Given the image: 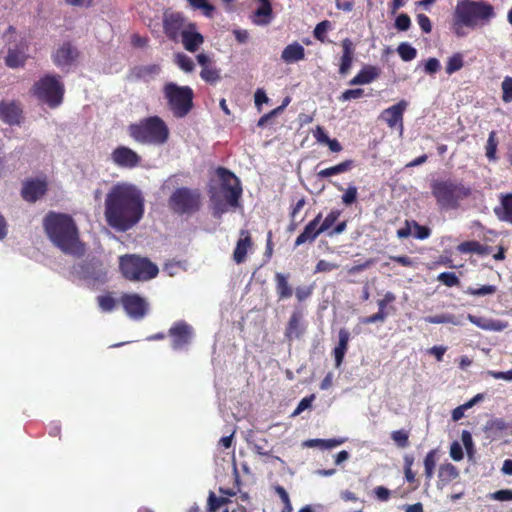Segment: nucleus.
<instances>
[{
	"instance_id": "1",
	"label": "nucleus",
	"mask_w": 512,
	"mask_h": 512,
	"mask_svg": "<svg viewBox=\"0 0 512 512\" xmlns=\"http://www.w3.org/2000/svg\"><path fill=\"white\" fill-rule=\"evenodd\" d=\"M145 200L141 190L129 182L114 184L106 194L104 217L107 224L118 232H126L143 218Z\"/></svg>"
},
{
	"instance_id": "2",
	"label": "nucleus",
	"mask_w": 512,
	"mask_h": 512,
	"mask_svg": "<svg viewBox=\"0 0 512 512\" xmlns=\"http://www.w3.org/2000/svg\"><path fill=\"white\" fill-rule=\"evenodd\" d=\"M495 17L494 7L485 1L457 0L449 29L455 37L464 38L470 31L488 25Z\"/></svg>"
},
{
	"instance_id": "3",
	"label": "nucleus",
	"mask_w": 512,
	"mask_h": 512,
	"mask_svg": "<svg viewBox=\"0 0 512 512\" xmlns=\"http://www.w3.org/2000/svg\"><path fill=\"white\" fill-rule=\"evenodd\" d=\"M44 228L51 242L62 252L74 256L84 254V246L70 216L51 212L44 219Z\"/></svg>"
},
{
	"instance_id": "4",
	"label": "nucleus",
	"mask_w": 512,
	"mask_h": 512,
	"mask_svg": "<svg viewBox=\"0 0 512 512\" xmlns=\"http://www.w3.org/2000/svg\"><path fill=\"white\" fill-rule=\"evenodd\" d=\"M128 135L143 145L163 146L170 136V130L159 116H149L132 123L127 128Z\"/></svg>"
},
{
	"instance_id": "5",
	"label": "nucleus",
	"mask_w": 512,
	"mask_h": 512,
	"mask_svg": "<svg viewBox=\"0 0 512 512\" xmlns=\"http://www.w3.org/2000/svg\"><path fill=\"white\" fill-rule=\"evenodd\" d=\"M217 175L221 180V186L218 191L211 194V204L213 215L221 217L227 212L228 207H237L239 198L242 194L240 180L225 168H218Z\"/></svg>"
},
{
	"instance_id": "6",
	"label": "nucleus",
	"mask_w": 512,
	"mask_h": 512,
	"mask_svg": "<svg viewBox=\"0 0 512 512\" xmlns=\"http://www.w3.org/2000/svg\"><path fill=\"white\" fill-rule=\"evenodd\" d=\"M431 192L441 209L451 210L458 208L461 201L471 195L472 190L462 182L437 180L432 183Z\"/></svg>"
},
{
	"instance_id": "7",
	"label": "nucleus",
	"mask_w": 512,
	"mask_h": 512,
	"mask_svg": "<svg viewBox=\"0 0 512 512\" xmlns=\"http://www.w3.org/2000/svg\"><path fill=\"white\" fill-rule=\"evenodd\" d=\"M119 266L123 276L135 282L149 281L159 272L157 265L149 259L134 254L121 256Z\"/></svg>"
},
{
	"instance_id": "8",
	"label": "nucleus",
	"mask_w": 512,
	"mask_h": 512,
	"mask_svg": "<svg viewBox=\"0 0 512 512\" xmlns=\"http://www.w3.org/2000/svg\"><path fill=\"white\" fill-rule=\"evenodd\" d=\"M163 95L167 106L176 118L185 117L193 105V90L188 86H179L173 82L163 86Z\"/></svg>"
},
{
	"instance_id": "9",
	"label": "nucleus",
	"mask_w": 512,
	"mask_h": 512,
	"mask_svg": "<svg viewBox=\"0 0 512 512\" xmlns=\"http://www.w3.org/2000/svg\"><path fill=\"white\" fill-rule=\"evenodd\" d=\"M33 93L38 100L55 108L63 101L64 85L59 78L47 75L34 84Z\"/></svg>"
},
{
	"instance_id": "10",
	"label": "nucleus",
	"mask_w": 512,
	"mask_h": 512,
	"mask_svg": "<svg viewBox=\"0 0 512 512\" xmlns=\"http://www.w3.org/2000/svg\"><path fill=\"white\" fill-rule=\"evenodd\" d=\"M168 204L175 213L191 214L200 208L201 196L196 189L181 187L171 194Z\"/></svg>"
},
{
	"instance_id": "11",
	"label": "nucleus",
	"mask_w": 512,
	"mask_h": 512,
	"mask_svg": "<svg viewBox=\"0 0 512 512\" xmlns=\"http://www.w3.org/2000/svg\"><path fill=\"white\" fill-rule=\"evenodd\" d=\"M121 303L127 315L134 320L144 318L149 310L147 299L136 293L123 295Z\"/></svg>"
},
{
	"instance_id": "12",
	"label": "nucleus",
	"mask_w": 512,
	"mask_h": 512,
	"mask_svg": "<svg viewBox=\"0 0 512 512\" xmlns=\"http://www.w3.org/2000/svg\"><path fill=\"white\" fill-rule=\"evenodd\" d=\"M111 160L118 167L132 169L140 164L141 157L133 149L119 146L111 153Z\"/></svg>"
},
{
	"instance_id": "13",
	"label": "nucleus",
	"mask_w": 512,
	"mask_h": 512,
	"mask_svg": "<svg viewBox=\"0 0 512 512\" xmlns=\"http://www.w3.org/2000/svg\"><path fill=\"white\" fill-rule=\"evenodd\" d=\"M79 57V51L71 43H63L53 54V60L56 66L61 69H68L74 65Z\"/></svg>"
},
{
	"instance_id": "14",
	"label": "nucleus",
	"mask_w": 512,
	"mask_h": 512,
	"mask_svg": "<svg viewBox=\"0 0 512 512\" xmlns=\"http://www.w3.org/2000/svg\"><path fill=\"white\" fill-rule=\"evenodd\" d=\"M164 31L166 35L177 41L179 37L183 35V31L186 29L187 24L184 17L179 13H170L164 17Z\"/></svg>"
},
{
	"instance_id": "15",
	"label": "nucleus",
	"mask_w": 512,
	"mask_h": 512,
	"mask_svg": "<svg viewBox=\"0 0 512 512\" xmlns=\"http://www.w3.org/2000/svg\"><path fill=\"white\" fill-rule=\"evenodd\" d=\"M192 334V327L187 323L183 321L175 323L169 330L173 348L176 350L182 349L190 342Z\"/></svg>"
},
{
	"instance_id": "16",
	"label": "nucleus",
	"mask_w": 512,
	"mask_h": 512,
	"mask_svg": "<svg viewBox=\"0 0 512 512\" xmlns=\"http://www.w3.org/2000/svg\"><path fill=\"white\" fill-rule=\"evenodd\" d=\"M408 106L405 100L399 101L397 104L385 109L381 113V118L390 128L399 127L400 132L403 131V113Z\"/></svg>"
},
{
	"instance_id": "17",
	"label": "nucleus",
	"mask_w": 512,
	"mask_h": 512,
	"mask_svg": "<svg viewBox=\"0 0 512 512\" xmlns=\"http://www.w3.org/2000/svg\"><path fill=\"white\" fill-rule=\"evenodd\" d=\"M47 191V182L45 179H31L24 183L22 196L26 201L35 202Z\"/></svg>"
},
{
	"instance_id": "18",
	"label": "nucleus",
	"mask_w": 512,
	"mask_h": 512,
	"mask_svg": "<svg viewBox=\"0 0 512 512\" xmlns=\"http://www.w3.org/2000/svg\"><path fill=\"white\" fill-rule=\"evenodd\" d=\"M182 44L187 51L195 52L204 42V37L197 32L194 23L189 22L181 36Z\"/></svg>"
},
{
	"instance_id": "19",
	"label": "nucleus",
	"mask_w": 512,
	"mask_h": 512,
	"mask_svg": "<svg viewBox=\"0 0 512 512\" xmlns=\"http://www.w3.org/2000/svg\"><path fill=\"white\" fill-rule=\"evenodd\" d=\"M322 214L319 213L312 221H310L304 228L303 232L296 238L295 246H300L306 242L314 241L322 232L320 230V221Z\"/></svg>"
},
{
	"instance_id": "20",
	"label": "nucleus",
	"mask_w": 512,
	"mask_h": 512,
	"mask_svg": "<svg viewBox=\"0 0 512 512\" xmlns=\"http://www.w3.org/2000/svg\"><path fill=\"white\" fill-rule=\"evenodd\" d=\"M467 319L480 329L486 331H494L500 332L508 327V323L501 320H496L492 318L479 317L472 314L467 315Z\"/></svg>"
},
{
	"instance_id": "21",
	"label": "nucleus",
	"mask_w": 512,
	"mask_h": 512,
	"mask_svg": "<svg viewBox=\"0 0 512 512\" xmlns=\"http://www.w3.org/2000/svg\"><path fill=\"white\" fill-rule=\"evenodd\" d=\"M341 47L343 54L340 61L339 72L342 75H346L349 72L354 60L355 46L351 39L345 38L341 42Z\"/></svg>"
},
{
	"instance_id": "22",
	"label": "nucleus",
	"mask_w": 512,
	"mask_h": 512,
	"mask_svg": "<svg viewBox=\"0 0 512 512\" xmlns=\"http://www.w3.org/2000/svg\"><path fill=\"white\" fill-rule=\"evenodd\" d=\"M260 6L255 10L251 20L255 25H268L273 19V10L270 0H258Z\"/></svg>"
},
{
	"instance_id": "23",
	"label": "nucleus",
	"mask_w": 512,
	"mask_h": 512,
	"mask_svg": "<svg viewBox=\"0 0 512 512\" xmlns=\"http://www.w3.org/2000/svg\"><path fill=\"white\" fill-rule=\"evenodd\" d=\"M21 109L14 101L0 102V119L7 124L19 122Z\"/></svg>"
},
{
	"instance_id": "24",
	"label": "nucleus",
	"mask_w": 512,
	"mask_h": 512,
	"mask_svg": "<svg viewBox=\"0 0 512 512\" xmlns=\"http://www.w3.org/2000/svg\"><path fill=\"white\" fill-rule=\"evenodd\" d=\"M380 69L376 66L365 65L362 69L350 80V85H365L370 84L380 76Z\"/></svg>"
},
{
	"instance_id": "25",
	"label": "nucleus",
	"mask_w": 512,
	"mask_h": 512,
	"mask_svg": "<svg viewBox=\"0 0 512 512\" xmlns=\"http://www.w3.org/2000/svg\"><path fill=\"white\" fill-rule=\"evenodd\" d=\"M252 241L249 232L246 230L240 231V238L237 241L236 247L233 252V260L237 264L245 261L248 250L251 248Z\"/></svg>"
},
{
	"instance_id": "26",
	"label": "nucleus",
	"mask_w": 512,
	"mask_h": 512,
	"mask_svg": "<svg viewBox=\"0 0 512 512\" xmlns=\"http://www.w3.org/2000/svg\"><path fill=\"white\" fill-rule=\"evenodd\" d=\"M27 59L26 46L21 44L14 48H9L7 56L5 57V63L10 68L22 67Z\"/></svg>"
},
{
	"instance_id": "27",
	"label": "nucleus",
	"mask_w": 512,
	"mask_h": 512,
	"mask_svg": "<svg viewBox=\"0 0 512 512\" xmlns=\"http://www.w3.org/2000/svg\"><path fill=\"white\" fill-rule=\"evenodd\" d=\"M305 49L298 42L287 45L281 54V59L286 63H294L303 60Z\"/></svg>"
},
{
	"instance_id": "28",
	"label": "nucleus",
	"mask_w": 512,
	"mask_h": 512,
	"mask_svg": "<svg viewBox=\"0 0 512 512\" xmlns=\"http://www.w3.org/2000/svg\"><path fill=\"white\" fill-rule=\"evenodd\" d=\"M339 342L338 345L334 348L333 354L335 358V366L338 368L341 366L345 353L348 348V342L350 339V334L346 329L339 330Z\"/></svg>"
},
{
	"instance_id": "29",
	"label": "nucleus",
	"mask_w": 512,
	"mask_h": 512,
	"mask_svg": "<svg viewBox=\"0 0 512 512\" xmlns=\"http://www.w3.org/2000/svg\"><path fill=\"white\" fill-rule=\"evenodd\" d=\"M494 213L501 221L512 224V194L501 196L500 205L494 208Z\"/></svg>"
},
{
	"instance_id": "30",
	"label": "nucleus",
	"mask_w": 512,
	"mask_h": 512,
	"mask_svg": "<svg viewBox=\"0 0 512 512\" xmlns=\"http://www.w3.org/2000/svg\"><path fill=\"white\" fill-rule=\"evenodd\" d=\"M458 476L459 471L454 465H452L451 463L441 464L438 470V486H445L452 482L453 480H455L456 478H458Z\"/></svg>"
},
{
	"instance_id": "31",
	"label": "nucleus",
	"mask_w": 512,
	"mask_h": 512,
	"mask_svg": "<svg viewBox=\"0 0 512 512\" xmlns=\"http://www.w3.org/2000/svg\"><path fill=\"white\" fill-rule=\"evenodd\" d=\"M457 250L460 253H476L486 256L491 253V247L482 245L478 241H466L458 245Z\"/></svg>"
},
{
	"instance_id": "32",
	"label": "nucleus",
	"mask_w": 512,
	"mask_h": 512,
	"mask_svg": "<svg viewBox=\"0 0 512 512\" xmlns=\"http://www.w3.org/2000/svg\"><path fill=\"white\" fill-rule=\"evenodd\" d=\"M424 321L430 324H452L456 326H460L463 324L460 317H456L455 315L450 313L427 316L424 318Z\"/></svg>"
},
{
	"instance_id": "33",
	"label": "nucleus",
	"mask_w": 512,
	"mask_h": 512,
	"mask_svg": "<svg viewBox=\"0 0 512 512\" xmlns=\"http://www.w3.org/2000/svg\"><path fill=\"white\" fill-rule=\"evenodd\" d=\"M276 290L280 299H287L292 296V288L288 283V276L282 273H276Z\"/></svg>"
},
{
	"instance_id": "34",
	"label": "nucleus",
	"mask_w": 512,
	"mask_h": 512,
	"mask_svg": "<svg viewBox=\"0 0 512 512\" xmlns=\"http://www.w3.org/2000/svg\"><path fill=\"white\" fill-rule=\"evenodd\" d=\"M352 164H353L352 160H346V161L339 163L335 166L320 170L317 175L320 178H328V177H331L334 175H338V174L349 171L352 167Z\"/></svg>"
},
{
	"instance_id": "35",
	"label": "nucleus",
	"mask_w": 512,
	"mask_h": 512,
	"mask_svg": "<svg viewBox=\"0 0 512 512\" xmlns=\"http://www.w3.org/2000/svg\"><path fill=\"white\" fill-rule=\"evenodd\" d=\"M498 139L497 134L495 131H491L489 133L487 143L485 145V156L490 162H496L497 161V147H498Z\"/></svg>"
},
{
	"instance_id": "36",
	"label": "nucleus",
	"mask_w": 512,
	"mask_h": 512,
	"mask_svg": "<svg viewBox=\"0 0 512 512\" xmlns=\"http://www.w3.org/2000/svg\"><path fill=\"white\" fill-rule=\"evenodd\" d=\"M301 315L299 313H293L290 317L287 329L286 336L289 339L298 338L301 335L300 329Z\"/></svg>"
},
{
	"instance_id": "37",
	"label": "nucleus",
	"mask_w": 512,
	"mask_h": 512,
	"mask_svg": "<svg viewBox=\"0 0 512 512\" xmlns=\"http://www.w3.org/2000/svg\"><path fill=\"white\" fill-rule=\"evenodd\" d=\"M464 66L463 55L461 53H455L447 59L446 62V73L452 75L459 71Z\"/></svg>"
},
{
	"instance_id": "38",
	"label": "nucleus",
	"mask_w": 512,
	"mask_h": 512,
	"mask_svg": "<svg viewBox=\"0 0 512 512\" xmlns=\"http://www.w3.org/2000/svg\"><path fill=\"white\" fill-rule=\"evenodd\" d=\"M436 450H431L427 453L424 459V468H425V476L430 481L434 474V469L436 466Z\"/></svg>"
},
{
	"instance_id": "39",
	"label": "nucleus",
	"mask_w": 512,
	"mask_h": 512,
	"mask_svg": "<svg viewBox=\"0 0 512 512\" xmlns=\"http://www.w3.org/2000/svg\"><path fill=\"white\" fill-rule=\"evenodd\" d=\"M397 52L403 61H411L416 58L417 51L409 43L403 42L398 48Z\"/></svg>"
},
{
	"instance_id": "40",
	"label": "nucleus",
	"mask_w": 512,
	"mask_h": 512,
	"mask_svg": "<svg viewBox=\"0 0 512 512\" xmlns=\"http://www.w3.org/2000/svg\"><path fill=\"white\" fill-rule=\"evenodd\" d=\"M497 291V287L494 285H484L479 288L474 287H468L465 291L466 294L471 296H486V295H492Z\"/></svg>"
},
{
	"instance_id": "41",
	"label": "nucleus",
	"mask_w": 512,
	"mask_h": 512,
	"mask_svg": "<svg viewBox=\"0 0 512 512\" xmlns=\"http://www.w3.org/2000/svg\"><path fill=\"white\" fill-rule=\"evenodd\" d=\"M175 62L184 72H192L194 69L193 60L183 53H178L175 55Z\"/></svg>"
},
{
	"instance_id": "42",
	"label": "nucleus",
	"mask_w": 512,
	"mask_h": 512,
	"mask_svg": "<svg viewBox=\"0 0 512 512\" xmlns=\"http://www.w3.org/2000/svg\"><path fill=\"white\" fill-rule=\"evenodd\" d=\"M194 9L202 10L207 17H212L215 10L214 6L209 4L207 0H187Z\"/></svg>"
},
{
	"instance_id": "43",
	"label": "nucleus",
	"mask_w": 512,
	"mask_h": 512,
	"mask_svg": "<svg viewBox=\"0 0 512 512\" xmlns=\"http://www.w3.org/2000/svg\"><path fill=\"white\" fill-rule=\"evenodd\" d=\"M200 76L204 81L209 83H215L220 79L219 70L211 66H205L202 69Z\"/></svg>"
},
{
	"instance_id": "44",
	"label": "nucleus",
	"mask_w": 512,
	"mask_h": 512,
	"mask_svg": "<svg viewBox=\"0 0 512 512\" xmlns=\"http://www.w3.org/2000/svg\"><path fill=\"white\" fill-rule=\"evenodd\" d=\"M502 100L505 103L512 102V77L506 76L501 84Z\"/></svg>"
},
{
	"instance_id": "45",
	"label": "nucleus",
	"mask_w": 512,
	"mask_h": 512,
	"mask_svg": "<svg viewBox=\"0 0 512 512\" xmlns=\"http://www.w3.org/2000/svg\"><path fill=\"white\" fill-rule=\"evenodd\" d=\"M228 502L226 497H217L213 492H210L208 497V508L210 512H216L220 507Z\"/></svg>"
},
{
	"instance_id": "46",
	"label": "nucleus",
	"mask_w": 512,
	"mask_h": 512,
	"mask_svg": "<svg viewBox=\"0 0 512 512\" xmlns=\"http://www.w3.org/2000/svg\"><path fill=\"white\" fill-rule=\"evenodd\" d=\"M437 279L448 287L457 286L460 283L459 278L453 272L440 273Z\"/></svg>"
},
{
	"instance_id": "47",
	"label": "nucleus",
	"mask_w": 512,
	"mask_h": 512,
	"mask_svg": "<svg viewBox=\"0 0 512 512\" xmlns=\"http://www.w3.org/2000/svg\"><path fill=\"white\" fill-rule=\"evenodd\" d=\"M340 215H341V211L336 210V209L331 210L329 212V214L323 220L322 224L320 225V230H323V232L328 230L338 220Z\"/></svg>"
},
{
	"instance_id": "48",
	"label": "nucleus",
	"mask_w": 512,
	"mask_h": 512,
	"mask_svg": "<svg viewBox=\"0 0 512 512\" xmlns=\"http://www.w3.org/2000/svg\"><path fill=\"white\" fill-rule=\"evenodd\" d=\"M357 196H358V190H357V187L354 186V185H350L347 187V189L345 190L344 194L342 195V202L349 206L351 204H353L356 199H357Z\"/></svg>"
},
{
	"instance_id": "49",
	"label": "nucleus",
	"mask_w": 512,
	"mask_h": 512,
	"mask_svg": "<svg viewBox=\"0 0 512 512\" xmlns=\"http://www.w3.org/2000/svg\"><path fill=\"white\" fill-rule=\"evenodd\" d=\"M98 304L102 311L104 312H110L112 311L116 306V301L114 298H112L109 295L99 296L98 297Z\"/></svg>"
},
{
	"instance_id": "50",
	"label": "nucleus",
	"mask_w": 512,
	"mask_h": 512,
	"mask_svg": "<svg viewBox=\"0 0 512 512\" xmlns=\"http://www.w3.org/2000/svg\"><path fill=\"white\" fill-rule=\"evenodd\" d=\"M160 71L161 68L158 64H149L138 69V76L143 78L147 76H154L159 74Z\"/></svg>"
},
{
	"instance_id": "51",
	"label": "nucleus",
	"mask_w": 512,
	"mask_h": 512,
	"mask_svg": "<svg viewBox=\"0 0 512 512\" xmlns=\"http://www.w3.org/2000/svg\"><path fill=\"white\" fill-rule=\"evenodd\" d=\"M363 93L364 91L361 88L348 89L341 94L339 100L346 102L354 99H359L363 96Z\"/></svg>"
},
{
	"instance_id": "52",
	"label": "nucleus",
	"mask_w": 512,
	"mask_h": 512,
	"mask_svg": "<svg viewBox=\"0 0 512 512\" xmlns=\"http://www.w3.org/2000/svg\"><path fill=\"white\" fill-rule=\"evenodd\" d=\"M391 438L399 447L404 448L408 445V433L404 430L393 431Z\"/></svg>"
},
{
	"instance_id": "53",
	"label": "nucleus",
	"mask_w": 512,
	"mask_h": 512,
	"mask_svg": "<svg viewBox=\"0 0 512 512\" xmlns=\"http://www.w3.org/2000/svg\"><path fill=\"white\" fill-rule=\"evenodd\" d=\"M412 227H413V234H412V236H414L415 238L420 239V240H424V239L429 237L430 231H429V229L427 227L421 226V225H419L418 223H416L414 221L412 222Z\"/></svg>"
},
{
	"instance_id": "54",
	"label": "nucleus",
	"mask_w": 512,
	"mask_h": 512,
	"mask_svg": "<svg viewBox=\"0 0 512 512\" xmlns=\"http://www.w3.org/2000/svg\"><path fill=\"white\" fill-rule=\"evenodd\" d=\"M486 374L496 380L512 381V369L505 372L488 370Z\"/></svg>"
},
{
	"instance_id": "55",
	"label": "nucleus",
	"mask_w": 512,
	"mask_h": 512,
	"mask_svg": "<svg viewBox=\"0 0 512 512\" xmlns=\"http://www.w3.org/2000/svg\"><path fill=\"white\" fill-rule=\"evenodd\" d=\"M275 491L279 495V497L281 498L282 502L284 503L285 511L286 512H291L292 511V505H291L290 498H289V495H288L287 491L282 486H276L275 487Z\"/></svg>"
},
{
	"instance_id": "56",
	"label": "nucleus",
	"mask_w": 512,
	"mask_h": 512,
	"mask_svg": "<svg viewBox=\"0 0 512 512\" xmlns=\"http://www.w3.org/2000/svg\"><path fill=\"white\" fill-rule=\"evenodd\" d=\"M411 25V20L407 14H400L395 20V27L400 31H406Z\"/></svg>"
},
{
	"instance_id": "57",
	"label": "nucleus",
	"mask_w": 512,
	"mask_h": 512,
	"mask_svg": "<svg viewBox=\"0 0 512 512\" xmlns=\"http://www.w3.org/2000/svg\"><path fill=\"white\" fill-rule=\"evenodd\" d=\"M450 457L454 461H461L464 457L463 449L460 443L453 442L450 446Z\"/></svg>"
},
{
	"instance_id": "58",
	"label": "nucleus",
	"mask_w": 512,
	"mask_h": 512,
	"mask_svg": "<svg viewBox=\"0 0 512 512\" xmlns=\"http://www.w3.org/2000/svg\"><path fill=\"white\" fill-rule=\"evenodd\" d=\"M338 267L339 265L335 263H331L326 260H320L315 267V273L330 272L337 269Z\"/></svg>"
},
{
	"instance_id": "59",
	"label": "nucleus",
	"mask_w": 512,
	"mask_h": 512,
	"mask_svg": "<svg viewBox=\"0 0 512 512\" xmlns=\"http://www.w3.org/2000/svg\"><path fill=\"white\" fill-rule=\"evenodd\" d=\"M491 498L497 501H510L512 500V490L503 489L491 494Z\"/></svg>"
},
{
	"instance_id": "60",
	"label": "nucleus",
	"mask_w": 512,
	"mask_h": 512,
	"mask_svg": "<svg viewBox=\"0 0 512 512\" xmlns=\"http://www.w3.org/2000/svg\"><path fill=\"white\" fill-rule=\"evenodd\" d=\"M441 65L438 59L429 58L425 63V72L428 74H434L439 71Z\"/></svg>"
},
{
	"instance_id": "61",
	"label": "nucleus",
	"mask_w": 512,
	"mask_h": 512,
	"mask_svg": "<svg viewBox=\"0 0 512 512\" xmlns=\"http://www.w3.org/2000/svg\"><path fill=\"white\" fill-rule=\"evenodd\" d=\"M387 312L386 311H381L379 310L376 314H373L369 317H366L362 320V322L364 324H371V323H375V322H383L386 317H387Z\"/></svg>"
},
{
	"instance_id": "62",
	"label": "nucleus",
	"mask_w": 512,
	"mask_h": 512,
	"mask_svg": "<svg viewBox=\"0 0 512 512\" xmlns=\"http://www.w3.org/2000/svg\"><path fill=\"white\" fill-rule=\"evenodd\" d=\"M313 136L316 139V141L320 144H326L328 142L329 137L327 133L325 132L324 128L321 126H316V128L313 130Z\"/></svg>"
},
{
	"instance_id": "63",
	"label": "nucleus",
	"mask_w": 512,
	"mask_h": 512,
	"mask_svg": "<svg viewBox=\"0 0 512 512\" xmlns=\"http://www.w3.org/2000/svg\"><path fill=\"white\" fill-rule=\"evenodd\" d=\"M315 396L314 395H311L309 397H305L303 398L297 408L295 409V411L293 412V415H299L300 413H302L304 410H306L307 408H309L312 404V401L314 400Z\"/></svg>"
},
{
	"instance_id": "64",
	"label": "nucleus",
	"mask_w": 512,
	"mask_h": 512,
	"mask_svg": "<svg viewBox=\"0 0 512 512\" xmlns=\"http://www.w3.org/2000/svg\"><path fill=\"white\" fill-rule=\"evenodd\" d=\"M417 21H418V24H419L420 28L425 33H430L431 32V30H432L431 21H430V19L426 15L419 14L417 16Z\"/></svg>"
}]
</instances>
